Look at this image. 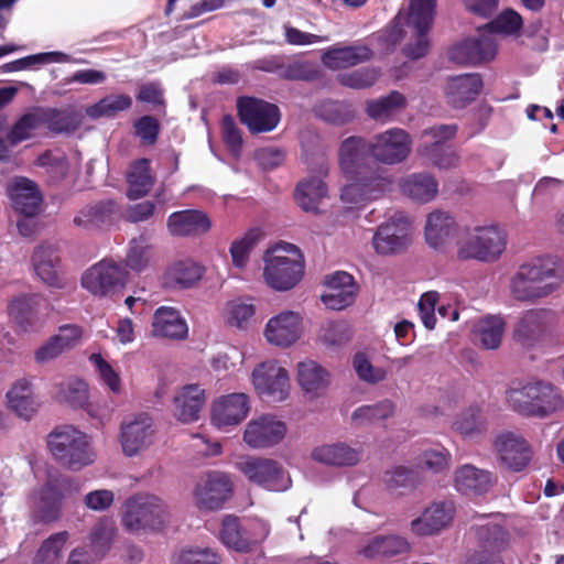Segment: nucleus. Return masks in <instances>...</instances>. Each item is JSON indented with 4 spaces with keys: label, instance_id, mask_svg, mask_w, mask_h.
I'll return each mask as SVG.
<instances>
[{
    "label": "nucleus",
    "instance_id": "nucleus-16",
    "mask_svg": "<svg viewBox=\"0 0 564 564\" xmlns=\"http://www.w3.org/2000/svg\"><path fill=\"white\" fill-rule=\"evenodd\" d=\"M303 334V316L300 312L284 310L271 316L264 325L263 337L272 346L289 348Z\"/></svg>",
    "mask_w": 564,
    "mask_h": 564
},
{
    "label": "nucleus",
    "instance_id": "nucleus-60",
    "mask_svg": "<svg viewBox=\"0 0 564 564\" xmlns=\"http://www.w3.org/2000/svg\"><path fill=\"white\" fill-rule=\"evenodd\" d=\"M371 184L364 182V178L346 185L340 193V199L344 204L351 207H360L365 204L378 199L379 189H369Z\"/></svg>",
    "mask_w": 564,
    "mask_h": 564
},
{
    "label": "nucleus",
    "instance_id": "nucleus-17",
    "mask_svg": "<svg viewBox=\"0 0 564 564\" xmlns=\"http://www.w3.org/2000/svg\"><path fill=\"white\" fill-rule=\"evenodd\" d=\"M286 433L285 422L273 414H262L247 423L243 441L253 449L271 448L280 444Z\"/></svg>",
    "mask_w": 564,
    "mask_h": 564
},
{
    "label": "nucleus",
    "instance_id": "nucleus-46",
    "mask_svg": "<svg viewBox=\"0 0 564 564\" xmlns=\"http://www.w3.org/2000/svg\"><path fill=\"white\" fill-rule=\"evenodd\" d=\"M149 165L150 162L147 159H141L130 166L127 173V195L130 199H138L151 191L154 178Z\"/></svg>",
    "mask_w": 564,
    "mask_h": 564
},
{
    "label": "nucleus",
    "instance_id": "nucleus-18",
    "mask_svg": "<svg viewBox=\"0 0 564 564\" xmlns=\"http://www.w3.org/2000/svg\"><path fill=\"white\" fill-rule=\"evenodd\" d=\"M126 282V271L112 260L104 259L82 275V286L95 296H106Z\"/></svg>",
    "mask_w": 564,
    "mask_h": 564
},
{
    "label": "nucleus",
    "instance_id": "nucleus-10",
    "mask_svg": "<svg viewBox=\"0 0 564 564\" xmlns=\"http://www.w3.org/2000/svg\"><path fill=\"white\" fill-rule=\"evenodd\" d=\"M156 430L148 413L132 414L120 424L119 442L127 457H134L150 448L155 441Z\"/></svg>",
    "mask_w": 564,
    "mask_h": 564
},
{
    "label": "nucleus",
    "instance_id": "nucleus-48",
    "mask_svg": "<svg viewBox=\"0 0 564 564\" xmlns=\"http://www.w3.org/2000/svg\"><path fill=\"white\" fill-rule=\"evenodd\" d=\"M452 464L451 452L442 445L423 449L415 458V468L433 475L445 473Z\"/></svg>",
    "mask_w": 564,
    "mask_h": 564
},
{
    "label": "nucleus",
    "instance_id": "nucleus-63",
    "mask_svg": "<svg viewBox=\"0 0 564 564\" xmlns=\"http://www.w3.org/2000/svg\"><path fill=\"white\" fill-rule=\"evenodd\" d=\"M523 25L521 15L512 9L502 11L488 25V30L495 34L519 35Z\"/></svg>",
    "mask_w": 564,
    "mask_h": 564
},
{
    "label": "nucleus",
    "instance_id": "nucleus-47",
    "mask_svg": "<svg viewBox=\"0 0 564 564\" xmlns=\"http://www.w3.org/2000/svg\"><path fill=\"white\" fill-rule=\"evenodd\" d=\"M256 314V305L250 297H236L226 302L223 318L226 324L246 329Z\"/></svg>",
    "mask_w": 564,
    "mask_h": 564
},
{
    "label": "nucleus",
    "instance_id": "nucleus-8",
    "mask_svg": "<svg viewBox=\"0 0 564 564\" xmlns=\"http://www.w3.org/2000/svg\"><path fill=\"white\" fill-rule=\"evenodd\" d=\"M251 482L270 491H284L291 487V478L282 465L274 459L262 457H243L237 463Z\"/></svg>",
    "mask_w": 564,
    "mask_h": 564
},
{
    "label": "nucleus",
    "instance_id": "nucleus-64",
    "mask_svg": "<svg viewBox=\"0 0 564 564\" xmlns=\"http://www.w3.org/2000/svg\"><path fill=\"white\" fill-rule=\"evenodd\" d=\"M110 205H95L83 208L74 218V224L84 229H93L108 221Z\"/></svg>",
    "mask_w": 564,
    "mask_h": 564
},
{
    "label": "nucleus",
    "instance_id": "nucleus-53",
    "mask_svg": "<svg viewBox=\"0 0 564 564\" xmlns=\"http://www.w3.org/2000/svg\"><path fill=\"white\" fill-rule=\"evenodd\" d=\"M44 116L41 111L30 112L22 116L8 132L7 138L10 147H14L36 135L37 130L44 124Z\"/></svg>",
    "mask_w": 564,
    "mask_h": 564
},
{
    "label": "nucleus",
    "instance_id": "nucleus-3",
    "mask_svg": "<svg viewBox=\"0 0 564 564\" xmlns=\"http://www.w3.org/2000/svg\"><path fill=\"white\" fill-rule=\"evenodd\" d=\"M506 402L519 415L540 420L564 410V395L561 388L542 379L529 380L508 388Z\"/></svg>",
    "mask_w": 564,
    "mask_h": 564
},
{
    "label": "nucleus",
    "instance_id": "nucleus-43",
    "mask_svg": "<svg viewBox=\"0 0 564 564\" xmlns=\"http://www.w3.org/2000/svg\"><path fill=\"white\" fill-rule=\"evenodd\" d=\"M297 382L305 393L318 397L330 381L328 372L321 365L305 359L297 365Z\"/></svg>",
    "mask_w": 564,
    "mask_h": 564
},
{
    "label": "nucleus",
    "instance_id": "nucleus-41",
    "mask_svg": "<svg viewBox=\"0 0 564 564\" xmlns=\"http://www.w3.org/2000/svg\"><path fill=\"white\" fill-rule=\"evenodd\" d=\"M410 550V543L400 535H377L368 539L359 549V554L368 560L391 557Z\"/></svg>",
    "mask_w": 564,
    "mask_h": 564
},
{
    "label": "nucleus",
    "instance_id": "nucleus-11",
    "mask_svg": "<svg viewBox=\"0 0 564 564\" xmlns=\"http://www.w3.org/2000/svg\"><path fill=\"white\" fill-rule=\"evenodd\" d=\"M456 131L454 124H441L425 130L419 148L420 155L441 170L455 167L458 164V156L454 151L445 148L444 142L454 138Z\"/></svg>",
    "mask_w": 564,
    "mask_h": 564
},
{
    "label": "nucleus",
    "instance_id": "nucleus-7",
    "mask_svg": "<svg viewBox=\"0 0 564 564\" xmlns=\"http://www.w3.org/2000/svg\"><path fill=\"white\" fill-rule=\"evenodd\" d=\"M507 236L494 225L465 226L456 240V254L459 260L496 261L505 251Z\"/></svg>",
    "mask_w": 564,
    "mask_h": 564
},
{
    "label": "nucleus",
    "instance_id": "nucleus-35",
    "mask_svg": "<svg viewBox=\"0 0 564 564\" xmlns=\"http://www.w3.org/2000/svg\"><path fill=\"white\" fill-rule=\"evenodd\" d=\"M398 185L402 195L419 204L430 203L438 194L436 178L426 172L411 173L400 178Z\"/></svg>",
    "mask_w": 564,
    "mask_h": 564
},
{
    "label": "nucleus",
    "instance_id": "nucleus-56",
    "mask_svg": "<svg viewBox=\"0 0 564 564\" xmlns=\"http://www.w3.org/2000/svg\"><path fill=\"white\" fill-rule=\"evenodd\" d=\"M453 429L464 437H474L486 431L487 423L480 409L471 406L457 415Z\"/></svg>",
    "mask_w": 564,
    "mask_h": 564
},
{
    "label": "nucleus",
    "instance_id": "nucleus-20",
    "mask_svg": "<svg viewBox=\"0 0 564 564\" xmlns=\"http://www.w3.org/2000/svg\"><path fill=\"white\" fill-rule=\"evenodd\" d=\"M463 228L451 213L436 209L426 216L424 238L431 248L445 250L455 238L458 239Z\"/></svg>",
    "mask_w": 564,
    "mask_h": 564
},
{
    "label": "nucleus",
    "instance_id": "nucleus-59",
    "mask_svg": "<svg viewBox=\"0 0 564 564\" xmlns=\"http://www.w3.org/2000/svg\"><path fill=\"white\" fill-rule=\"evenodd\" d=\"M151 257V246L149 237L140 235L130 240L126 256V265L135 271H142L149 263Z\"/></svg>",
    "mask_w": 564,
    "mask_h": 564
},
{
    "label": "nucleus",
    "instance_id": "nucleus-23",
    "mask_svg": "<svg viewBox=\"0 0 564 564\" xmlns=\"http://www.w3.org/2000/svg\"><path fill=\"white\" fill-rule=\"evenodd\" d=\"M551 321L552 312L549 310H528L516 324L512 337L521 346L533 348L543 340Z\"/></svg>",
    "mask_w": 564,
    "mask_h": 564
},
{
    "label": "nucleus",
    "instance_id": "nucleus-27",
    "mask_svg": "<svg viewBox=\"0 0 564 564\" xmlns=\"http://www.w3.org/2000/svg\"><path fill=\"white\" fill-rule=\"evenodd\" d=\"M494 447L501 463L511 470L519 471L530 462L532 452L525 440L512 432H502L494 441Z\"/></svg>",
    "mask_w": 564,
    "mask_h": 564
},
{
    "label": "nucleus",
    "instance_id": "nucleus-34",
    "mask_svg": "<svg viewBox=\"0 0 564 564\" xmlns=\"http://www.w3.org/2000/svg\"><path fill=\"white\" fill-rule=\"evenodd\" d=\"M40 302V295L35 293L13 296L7 304L9 321L22 332L31 330L37 318Z\"/></svg>",
    "mask_w": 564,
    "mask_h": 564
},
{
    "label": "nucleus",
    "instance_id": "nucleus-36",
    "mask_svg": "<svg viewBox=\"0 0 564 564\" xmlns=\"http://www.w3.org/2000/svg\"><path fill=\"white\" fill-rule=\"evenodd\" d=\"M481 88L482 80L479 75L464 74L447 80L445 97L454 108H463L479 95Z\"/></svg>",
    "mask_w": 564,
    "mask_h": 564
},
{
    "label": "nucleus",
    "instance_id": "nucleus-45",
    "mask_svg": "<svg viewBox=\"0 0 564 564\" xmlns=\"http://www.w3.org/2000/svg\"><path fill=\"white\" fill-rule=\"evenodd\" d=\"M263 238V230L260 227H252L232 240L229 247L232 265L238 270H245L249 264L252 250Z\"/></svg>",
    "mask_w": 564,
    "mask_h": 564
},
{
    "label": "nucleus",
    "instance_id": "nucleus-57",
    "mask_svg": "<svg viewBox=\"0 0 564 564\" xmlns=\"http://www.w3.org/2000/svg\"><path fill=\"white\" fill-rule=\"evenodd\" d=\"M68 538L67 531H61L48 536L37 550L33 564H58Z\"/></svg>",
    "mask_w": 564,
    "mask_h": 564
},
{
    "label": "nucleus",
    "instance_id": "nucleus-9",
    "mask_svg": "<svg viewBox=\"0 0 564 564\" xmlns=\"http://www.w3.org/2000/svg\"><path fill=\"white\" fill-rule=\"evenodd\" d=\"M412 235L411 219L403 213H395L377 228L372 246L378 254H395L410 246Z\"/></svg>",
    "mask_w": 564,
    "mask_h": 564
},
{
    "label": "nucleus",
    "instance_id": "nucleus-6",
    "mask_svg": "<svg viewBox=\"0 0 564 564\" xmlns=\"http://www.w3.org/2000/svg\"><path fill=\"white\" fill-rule=\"evenodd\" d=\"M171 509L160 497L137 494L123 503L121 524L130 533L161 531L171 521Z\"/></svg>",
    "mask_w": 564,
    "mask_h": 564
},
{
    "label": "nucleus",
    "instance_id": "nucleus-13",
    "mask_svg": "<svg viewBox=\"0 0 564 564\" xmlns=\"http://www.w3.org/2000/svg\"><path fill=\"white\" fill-rule=\"evenodd\" d=\"M478 550L468 555L464 564H503L500 553L507 547L509 538L496 522L475 527Z\"/></svg>",
    "mask_w": 564,
    "mask_h": 564
},
{
    "label": "nucleus",
    "instance_id": "nucleus-44",
    "mask_svg": "<svg viewBox=\"0 0 564 564\" xmlns=\"http://www.w3.org/2000/svg\"><path fill=\"white\" fill-rule=\"evenodd\" d=\"M84 341V330L79 325L65 324L59 326L46 341L41 346L37 352H63L75 350Z\"/></svg>",
    "mask_w": 564,
    "mask_h": 564
},
{
    "label": "nucleus",
    "instance_id": "nucleus-25",
    "mask_svg": "<svg viewBox=\"0 0 564 564\" xmlns=\"http://www.w3.org/2000/svg\"><path fill=\"white\" fill-rule=\"evenodd\" d=\"M455 489L467 497L487 495L497 482V477L487 469L471 464L458 466L453 474Z\"/></svg>",
    "mask_w": 564,
    "mask_h": 564
},
{
    "label": "nucleus",
    "instance_id": "nucleus-37",
    "mask_svg": "<svg viewBox=\"0 0 564 564\" xmlns=\"http://www.w3.org/2000/svg\"><path fill=\"white\" fill-rule=\"evenodd\" d=\"M205 402V391L198 384L184 386L174 397V415L182 423L195 422Z\"/></svg>",
    "mask_w": 564,
    "mask_h": 564
},
{
    "label": "nucleus",
    "instance_id": "nucleus-51",
    "mask_svg": "<svg viewBox=\"0 0 564 564\" xmlns=\"http://www.w3.org/2000/svg\"><path fill=\"white\" fill-rule=\"evenodd\" d=\"M405 104L406 100L402 94L392 91L388 96L368 101L367 113L376 121L388 122L405 107Z\"/></svg>",
    "mask_w": 564,
    "mask_h": 564
},
{
    "label": "nucleus",
    "instance_id": "nucleus-1",
    "mask_svg": "<svg viewBox=\"0 0 564 564\" xmlns=\"http://www.w3.org/2000/svg\"><path fill=\"white\" fill-rule=\"evenodd\" d=\"M563 276L564 269L556 257H534L522 263L512 274L509 291L517 301L536 302L557 291Z\"/></svg>",
    "mask_w": 564,
    "mask_h": 564
},
{
    "label": "nucleus",
    "instance_id": "nucleus-12",
    "mask_svg": "<svg viewBox=\"0 0 564 564\" xmlns=\"http://www.w3.org/2000/svg\"><path fill=\"white\" fill-rule=\"evenodd\" d=\"M252 384L260 397L272 402H283L290 397L289 372L274 360L261 362L253 369Z\"/></svg>",
    "mask_w": 564,
    "mask_h": 564
},
{
    "label": "nucleus",
    "instance_id": "nucleus-2",
    "mask_svg": "<svg viewBox=\"0 0 564 564\" xmlns=\"http://www.w3.org/2000/svg\"><path fill=\"white\" fill-rule=\"evenodd\" d=\"M435 11L436 0H410L406 11H400L394 18L388 41L398 44L403 39H409L403 48L404 55L412 59L425 56Z\"/></svg>",
    "mask_w": 564,
    "mask_h": 564
},
{
    "label": "nucleus",
    "instance_id": "nucleus-15",
    "mask_svg": "<svg viewBox=\"0 0 564 564\" xmlns=\"http://www.w3.org/2000/svg\"><path fill=\"white\" fill-rule=\"evenodd\" d=\"M229 478L219 471L202 476L193 489V501L199 511H217L231 495Z\"/></svg>",
    "mask_w": 564,
    "mask_h": 564
},
{
    "label": "nucleus",
    "instance_id": "nucleus-4",
    "mask_svg": "<svg viewBox=\"0 0 564 564\" xmlns=\"http://www.w3.org/2000/svg\"><path fill=\"white\" fill-rule=\"evenodd\" d=\"M262 279L275 292L293 290L303 279L305 260L293 243L279 242L269 247L262 256Z\"/></svg>",
    "mask_w": 564,
    "mask_h": 564
},
{
    "label": "nucleus",
    "instance_id": "nucleus-21",
    "mask_svg": "<svg viewBox=\"0 0 564 564\" xmlns=\"http://www.w3.org/2000/svg\"><path fill=\"white\" fill-rule=\"evenodd\" d=\"M328 170V164L322 161L316 175L306 176L297 183L294 198L305 213L314 215L321 213V203L328 196V187L324 182Z\"/></svg>",
    "mask_w": 564,
    "mask_h": 564
},
{
    "label": "nucleus",
    "instance_id": "nucleus-42",
    "mask_svg": "<svg viewBox=\"0 0 564 564\" xmlns=\"http://www.w3.org/2000/svg\"><path fill=\"white\" fill-rule=\"evenodd\" d=\"M372 52L366 45L335 46L324 52L323 64L329 69H341L356 66L371 58Z\"/></svg>",
    "mask_w": 564,
    "mask_h": 564
},
{
    "label": "nucleus",
    "instance_id": "nucleus-29",
    "mask_svg": "<svg viewBox=\"0 0 564 564\" xmlns=\"http://www.w3.org/2000/svg\"><path fill=\"white\" fill-rule=\"evenodd\" d=\"M32 265L36 275L45 284L57 289L64 288L61 258L56 245L50 242L39 245L32 256Z\"/></svg>",
    "mask_w": 564,
    "mask_h": 564
},
{
    "label": "nucleus",
    "instance_id": "nucleus-58",
    "mask_svg": "<svg viewBox=\"0 0 564 564\" xmlns=\"http://www.w3.org/2000/svg\"><path fill=\"white\" fill-rule=\"evenodd\" d=\"M203 268L192 260H183L173 263L166 271L170 282L189 288L203 276Z\"/></svg>",
    "mask_w": 564,
    "mask_h": 564
},
{
    "label": "nucleus",
    "instance_id": "nucleus-38",
    "mask_svg": "<svg viewBox=\"0 0 564 564\" xmlns=\"http://www.w3.org/2000/svg\"><path fill=\"white\" fill-rule=\"evenodd\" d=\"M208 216L197 209L175 212L167 219V229L172 236L203 234L210 229Z\"/></svg>",
    "mask_w": 564,
    "mask_h": 564
},
{
    "label": "nucleus",
    "instance_id": "nucleus-14",
    "mask_svg": "<svg viewBox=\"0 0 564 564\" xmlns=\"http://www.w3.org/2000/svg\"><path fill=\"white\" fill-rule=\"evenodd\" d=\"M411 151V138L402 129L392 128L378 133L368 142V152L379 163L394 165L403 162Z\"/></svg>",
    "mask_w": 564,
    "mask_h": 564
},
{
    "label": "nucleus",
    "instance_id": "nucleus-28",
    "mask_svg": "<svg viewBox=\"0 0 564 564\" xmlns=\"http://www.w3.org/2000/svg\"><path fill=\"white\" fill-rule=\"evenodd\" d=\"M325 292L321 300L330 310H343L355 301L357 285L352 275L344 271H337L325 278Z\"/></svg>",
    "mask_w": 564,
    "mask_h": 564
},
{
    "label": "nucleus",
    "instance_id": "nucleus-39",
    "mask_svg": "<svg viewBox=\"0 0 564 564\" xmlns=\"http://www.w3.org/2000/svg\"><path fill=\"white\" fill-rule=\"evenodd\" d=\"M368 143L360 137L345 139L339 148V166L347 177L359 175L365 166Z\"/></svg>",
    "mask_w": 564,
    "mask_h": 564
},
{
    "label": "nucleus",
    "instance_id": "nucleus-50",
    "mask_svg": "<svg viewBox=\"0 0 564 564\" xmlns=\"http://www.w3.org/2000/svg\"><path fill=\"white\" fill-rule=\"evenodd\" d=\"M382 481L388 490L399 489L414 490L422 482L423 478L416 468L397 465L386 470Z\"/></svg>",
    "mask_w": 564,
    "mask_h": 564
},
{
    "label": "nucleus",
    "instance_id": "nucleus-19",
    "mask_svg": "<svg viewBox=\"0 0 564 564\" xmlns=\"http://www.w3.org/2000/svg\"><path fill=\"white\" fill-rule=\"evenodd\" d=\"M238 113L252 133L273 130L280 121V112L276 106L264 100L242 97L237 102Z\"/></svg>",
    "mask_w": 564,
    "mask_h": 564
},
{
    "label": "nucleus",
    "instance_id": "nucleus-61",
    "mask_svg": "<svg viewBox=\"0 0 564 564\" xmlns=\"http://www.w3.org/2000/svg\"><path fill=\"white\" fill-rule=\"evenodd\" d=\"M89 399L88 384L78 378H70L61 384L58 400L72 408H84Z\"/></svg>",
    "mask_w": 564,
    "mask_h": 564
},
{
    "label": "nucleus",
    "instance_id": "nucleus-54",
    "mask_svg": "<svg viewBox=\"0 0 564 564\" xmlns=\"http://www.w3.org/2000/svg\"><path fill=\"white\" fill-rule=\"evenodd\" d=\"M132 106V98L129 95H108L98 102L86 109V115L91 119L101 117L111 118L118 112L124 111Z\"/></svg>",
    "mask_w": 564,
    "mask_h": 564
},
{
    "label": "nucleus",
    "instance_id": "nucleus-62",
    "mask_svg": "<svg viewBox=\"0 0 564 564\" xmlns=\"http://www.w3.org/2000/svg\"><path fill=\"white\" fill-rule=\"evenodd\" d=\"M173 564H221L220 555L210 547L182 549L172 555Z\"/></svg>",
    "mask_w": 564,
    "mask_h": 564
},
{
    "label": "nucleus",
    "instance_id": "nucleus-40",
    "mask_svg": "<svg viewBox=\"0 0 564 564\" xmlns=\"http://www.w3.org/2000/svg\"><path fill=\"white\" fill-rule=\"evenodd\" d=\"M8 405L18 416L30 420L40 409V401L33 391L32 383L20 379L7 392Z\"/></svg>",
    "mask_w": 564,
    "mask_h": 564
},
{
    "label": "nucleus",
    "instance_id": "nucleus-49",
    "mask_svg": "<svg viewBox=\"0 0 564 564\" xmlns=\"http://www.w3.org/2000/svg\"><path fill=\"white\" fill-rule=\"evenodd\" d=\"M506 323L500 315H487L480 318L474 327L484 348L494 350L501 343Z\"/></svg>",
    "mask_w": 564,
    "mask_h": 564
},
{
    "label": "nucleus",
    "instance_id": "nucleus-30",
    "mask_svg": "<svg viewBox=\"0 0 564 564\" xmlns=\"http://www.w3.org/2000/svg\"><path fill=\"white\" fill-rule=\"evenodd\" d=\"M362 448L345 442L322 444L312 449L311 458L329 467H354L362 459Z\"/></svg>",
    "mask_w": 564,
    "mask_h": 564
},
{
    "label": "nucleus",
    "instance_id": "nucleus-24",
    "mask_svg": "<svg viewBox=\"0 0 564 564\" xmlns=\"http://www.w3.org/2000/svg\"><path fill=\"white\" fill-rule=\"evenodd\" d=\"M250 411L249 397L246 393H230L213 402L212 423L218 429L240 424Z\"/></svg>",
    "mask_w": 564,
    "mask_h": 564
},
{
    "label": "nucleus",
    "instance_id": "nucleus-26",
    "mask_svg": "<svg viewBox=\"0 0 564 564\" xmlns=\"http://www.w3.org/2000/svg\"><path fill=\"white\" fill-rule=\"evenodd\" d=\"M496 53V36L489 30H485L477 39H468L454 46L449 56L459 64H477L492 59Z\"/></svg>",
    "mask_w": 564,
    "mask_h": 564
},
{
    "label": "nucleus",
    "instance_id": "nucleus-32",
    "mask_svg": "<svg viewBox=\"0 0 564 564\" xmlns=\"http://www.w3.org/2000/svg\"><path fill=\"white\" fill-rule=\"evenodd\" d=\"M152 335L160 338L183 340L188 336V325L181 312L172 306H160L152 317Z\"/></svg>",
    "mask_w": 564,
    "mask_h": 564
},
{
    "label": "nucleus",
    "instance_id": "nucleus-52",
    "mask_svg": "<svg viewBox=\"0 0 564 564\" xmlns=\"http://www.w3.org/2000/svg\"><path fill=\"white\" fill-rule=\"evenodd\" d=\"M75 62L76 61L72 58L70 55L64 52L53 51L29 55L17 61L10 62L4 66V69L7 72H19L24 69H37L40 66L53 63Z\"/></svg>",
    "mask_w": 564,
    "mask_h": 564
},
{
    "label": "nucleus",
    "instance_id": "nucleus-5",
    "mask_svg": "<svg viewBox=\"0 0 564 564\" xmlns=\"http://www.w3.org/2000/svg\"><path fill=\"white\" fill-rule=\"evenodd\" d=\"M46 443L54 460L64 468L77 471L96 459L91 438L73 425L56 426Z\"/></svg>",
    "mask_w": 564,
    "mask_h": 564
},
{
    "label": "nucleus",
    "instance_id": "nucleus-22",
    "mask_svg": "<svg viewBox=\"0 0 564 564\" xmlns=\"http://www.w3.org/2000/svg\"><path fill=\"white\" fill-rule=\"evenodd\" d=\"M455 514L452 500L434 501L427 506L420 517L410 523V530L417 536H430L440 533L451 524Z\"/></svg>",
    "mask_w": 564,
    "mask_h": 564
},
{
    "label": "nucleus",
    "instance_id": "nucleus-55",
    "mask_svg": "<svg viewBox=\"0 0 564 564\" xmlns=\"http://www.w3.org/2000/svg\"><path fill=\"white\" fill-rule=\"evenodd\" d=\"M395 413V404L391 400H382L376 404H368L357 408L351 413V421L357 425L371 424L387 420Z\"/></svg>",
    "mask_w": 564,
    "mask_h": 564
},
{
    "label": "nucleus",
    "instance_id": "nucleus-33",
    "mask_svg": "<svg viewBox=\"0 0 564 564\" xmlns=\"http://www.w3.org/2000/svg\"><path fill=\"white\" fill-rule=\"evenodd\" d=\"M8 195L13 208L32 217L37 214L42 195L34 182L25 177H14L8 186Z\"/></svg>",
    "mask_w": 564,
    "mask_h": 564
},
{
    "label": "nucleus",
    "instance_id": "nucleus-31",
    "mask_svg": "<svg viewBox=\"0 0 564 564\" xmlns=\"http://www.w3.org/2000/svg\"><path fill=\"white\" fill-rule=\"evenodd\" d=\"M258 527L261 530L260 535L249 536L242 531L239 519L228 514L223 519L219 538L228 549L248 552L253 545L261 543L269 534V527L265 523L259 522Z\"/></svg>",
    "mask_w": 564,
    "mask_h": 564
}]
</instances>
